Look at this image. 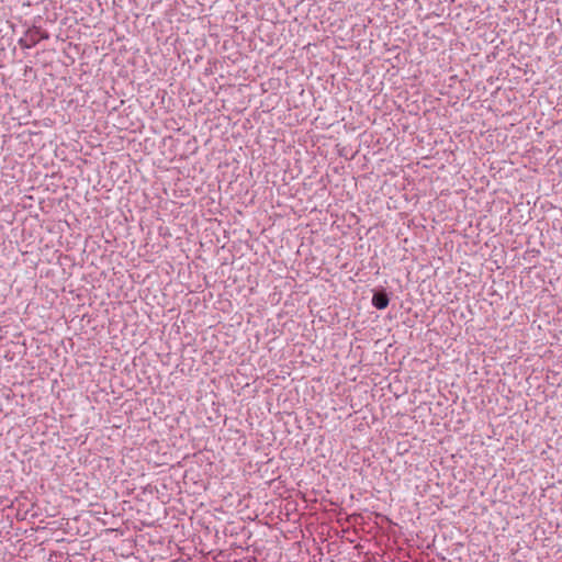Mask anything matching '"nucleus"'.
<instances>
[{"label": "nucleus", "instance_id": "1", "mask_svg": "<svg viewBox=\"0 0 562 562\" xmlns=\"http://www.w3.org/2000/svg\"><path fill=\"white\" fill-rule=\"evenodd\" d=\"M49 34L47 31L42 30L41 27L33 26L30 27L24 35L19 40V45L22 48L30 49L34 47L37 43L43 40H48Z\"/></svg>", "mask_w": 562, "mask_h": 562}, {"label": "nucleus", "instance_id": "2", "mask_svg": "<svg viewBox=\"0 0 562 562\" xmlns=\"http://www.w3.org/2000/svg\"><path fill=\"white\" fill-rule=\"evenodd\" d=\"M390 302L389 295L385 291L374 292L372 296V305L378 310H384Z\"/></svg>", "mask_w": 562, "mask_h": 562}]
</instances>
